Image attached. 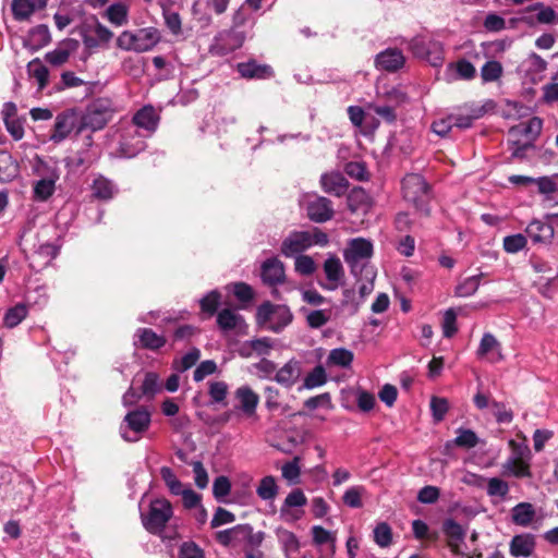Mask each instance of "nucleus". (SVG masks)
I'll list each match as a JSON object with an SVG mask.
<instances>
[{
  "instance_id": "obj_58",
  "label": "nucleus",
  "mask_w": 558,
  "mask_h": 558,
  "mask_svg": "<svg viewBox=\"0 0 558 558\" xmlns=\"http://www.w3.org/2000/svg\"><path fill=\"white\" fill-rule=\"evenodd\" d=\"M299 461H300V458L295 457L292 461L283 464V466L281 469L283 478H286L291 484L299 483V478H300V474H301Z\"/></svg>"
},
{
  "instance_id": "obj_24",
  "label": "nucleus",
  "mask_w": 558,
  "mask_h": 558,
  "mask_svg": "<svg viewBox=\"0 0 558 558\" xmlns=\"http://www.w3.org/2000/svg\"><path fill=\"white\" fill-rule=\"evenodd\" d=\"M301 375L300 363L295 360H290L276 373L275 380L284 386H293Z\"/></svg>"
},
{
  "instance_id": "obj_17",
  "label": "nucleus",
  "mask_w": 558,
  "mask_h": 558,
  "mask_svg": "<svg viewBox=\"0 0 558 558\" xmlns=\"http://www.w3.org/2000/svg\"><path fill=\"white\" fill-rule=\"evenodd\" d=\"M333 214L332 203L327 197L317 196L307 204V216L314 222H326L333 217Z\"/></svg>"
},
{
  "instance_id": "obj_34",
  "label": "nucleus",
  "mask_w": 558,
  "mask_h": 558,
  "mask_svg": "<svg viewBox=\"0 0 558 558\" xmlns=\"http://www.w3.org/2000/svg\"><path fill=\"white\" fill-rule=\"evenodd\" d=\"M457 434L458 435L453 440L448 441L446 444V448H449L451 445H454L460 448L472 449L476 447L480 442V438L472 429L460 427L457 429Z\"/></svg>"
},
{
  "instance_id": "obj_7",
  "label": "nucleus",
  "mask_w": 558,
  "mask_h": 558,
  "mask_svg": "<svg viewBox=\"0 0 558 558\" xmlns=\"http://www.w3.org/2000/svg\"><path fill=\"white\" fill-rule=\"evenodd\" d=\"M150 422V412L145 407L130 411L120 425V435L125 441H138L149 428Z\"/></svg>"
},
{
  "instance_id": "obj_35",
  "label": "nucleus",
  "mask_w": 558,
  "mask_h": 558,
  "mask_svg": "<svg viewBox=\"0 0 558 558\" xmlns=\"http://www.w3.org/2000/svg\"><path fill=\"white\" fill-rule=\"evenodd\" d=\"M58 179L59 175L53 172L49 178L37 181L34 186V197L38 201H47L53 194Z\"/></svg>"
},
{
  "instance_id": "obj_25",
  "label": "nucleus",
  "mask_w": 558,
  "mask_h": 558,
  "mask_svg": "<svg viewBox=\"0 0 558 558\" xmlns=\"http://www.w3.org/2000/svg\"><path fill=\"white\" fill-rule=\"evenodd\" d=\"M535 548V539L531 534L513 536L510 542V554L513 557H529Z\"/></svg>"
},
{
  "instance_id": "obj_18",
  "label": "nucleus",
  "mask_w": 558,
  "mask_h": 558,
  "mask_svg": "<svg viewBox=\"0 0 558 558\" xmlns=\"http://www.w3.org/2000/svg\"><path fill=\"white\" fill-rule=\"evenodd\" d=\"M320 185L325 193L341 197L347 193L349 182L341 172L333 171L320 177Z\"/></svg>"
},
{
  "instance_id": "obj_42",
  "label": "nucleus",
  "mask_w": 558,
  "mask_h": 558,
  "mask_svg": "<svg viewBox=\"0 0 558 558\" xmlns=\"http://www.w3.org/2000/svg\"><path fill=\"white\" fill-rule=\"evenodd\" d=\"M278 537L286 557L292 558V555L300 549V542L296 535L290 531L283 530L278 533Z\"/></svg>"
},
{
  "instance_id": "obj_52",
  "label": "nucleus",
  "mask_w": 558,
  "mask_h": 558,
  "mask_svg": "<svg viewBox=\"0 0 558 558\" xmlns=\"http://www.w3.org/2000/svg\"><path fill=\"white\" fill-rule=\"evenodd\" d=\"M161 389L159 376L149 372L145 374L141 390L143 396L153 397Z\"/></svg>"
},
{
  "instance_id": "obj_4",
  "label": "nucleus",
  "mask_w": 558,
  "mask_h": 558,
  "mask_svg": "<svg viewBox=\"0 0 558 558\" xmlns=\"http://www.w3.org/2000/svg\"><path fill=\"white\" fill-rule=\"evenodd\" d=\"M373 253L374 247L369 240L355 238L349 241L343 251V258L354 277L361 276L366 269Z\"/></svg>"
},
{
  "instance_id": "obj_2",
  "label": "nucleus",
  "mask_w": 558,
  "mask_h": 558,
  "mask_svg": "<svg viewBox=\"0 0 558 558\" xmlns=\"http://www.w3.org/2000/svg\"><path fill=\"white\" fill-rule=\"evenodd\" d=\"M328 243L327 233L318 228L312 231H292L282 240L280 253L284 257L294 258L314 245L324 247Z\"/></svg>"
},
{
  "instance_id": "obj_33",
  "label": "nucleus",
  "mask_w": 558,
  "mask_h": 558,
  "mask_svg": "<svg viewBox=\"0 0 558 558\" xmlns=\"http://www.w3.org/2000/svg\"><path fill=\"white\" fill-rule=\"evenodd\" d=\"M313 536V543L317 546L328 544V550L331 556L336 554V534L324 529L320 525H314L311 530Z\"/></svg>"
},
{
  "instance_id": "obj_47",
  "label": "nucleus",
  "mask_w": 558,
  "mask_h": 558,
  "mask_svg": "<svg viewBox=\"0 0 558 558\" xmlns=\"http://www.w3.org/2000/svg\"><path fill=\"white\" fill-rule=\"evenodd\" d=\"M481 276H471L469 278H465L461 283H459L456 288V295L459 298H468L473 295L481 283Z\"/></svg>"
},
{
  "instance_id": "obj_31",
  "label": "nucleus",
  "mask_w": 558,
  "mask_h": 558,
  "mask_svg": "<svg viewBox=\"0 0 558 558\" xmlns=\"http://www.w3.org/2000/svg\"><path fill=\"white\" fill-rule=\"evenodd\" d=\"M306 504L307 498L304 495L303 490L300 488H295L286 497L283 505L281 506L280 513L282 517L291 514L293 520H298L301 518V514L291 513L290 508L303 507Z\"/></svg>"
},
{
  "instance_id": "obj_44",
  "label": "nucleus",
  "mask_w": 558,
  "mask_h": 558,
  "mask_svg": "<svg viewBox=\"0 0 558 558\" xmlns=\"http://www.w3.org/2000/svg\"><path fill=\"white\" fill-rule=\"evenodd\" d=\"M160 476L172 495L179 496L180 493H183L184 485L169 466L160 469Z\"/></svg>"
},
{
  "instance_id": "obj_46",
  "label": "nucleus",
  "mask_w": 558,
  "mask_h": 558,
  "mask_svg": "<svg viewBox=\"0 0 558 558\" xmlns=\"http://www.w3.org/2000/svg\"><path fill=\"white\" fill-rule=\"evenodd\" d=\"M106 15L112 24L122 26L128 22V8L120 2L113 3L107 9Z\"/></svg>"
},
{
  "instance_id": "obj_19",
  "label": "nucleus",
  "mask_w": 558,
  "mask_h": 558,
  "mask_svg": "<svg viewBox=\"0 0 558 558\" xmlns=\"http://www.w3.org/2000/svg\"><path fill=\"white\" fill-rule=\"evenodd\" d=\"M525 233L534 243H550L555 235V229L546 220L533 219L525 228Z\"/></svg>"
},
{
  "instance_id": "obj_53",
  "label": "nucleus",
  "mask_w": 558,
  "mask_h": 558,
  "mask_svg": "<svg viewBox=\"0 0 558 558\" xmlns=\"http://www.w3.org/2000/svg\"><path fill=\"white\" fill-rule=\"evenodd\" d=\"M526 236L521 233L507 235L504 238V250L507 253L515 254L522 251L526 246Z\"/></svg>"
},
{
  "instance_id": "obj_27",
  "label": "nucleus",
  "mask_w": 558,
  "mask_h": 558,
  "mask_svg": "<svg viewBox=\"0 0 558 558\" xmlns=\"http://www.w3.org/2000/svg\"><path fill=\"white\" fill-rule=\"evenodd\" d=\"M324 271L326 274L328 281L332 282V284H322V287L324 289L335 290L338 286V282L343 277V267L340 259L335 255L329 256L324 263Z\"/></svg>"
},
{
  "instance_id": "obj_57",
  "label": "nucleus",
  "mask_w": 558,
  "mask_h": 558,
  "mask_svg": "<svg viewBox=\"0 0 558 558\" xmlns=\"http://www.w3.org/2000/svg\"><path fill=\"white\" fill-rule=\"evenodd\" d=\"M449 403L446 398L433 397L430 400V410L435 422H441L448 412Z\"/></svg>"
},
{
  "instance_id": "obj_12",
  "label": "nucleus",
  "mask_w": 558,
  "mask_h": 558,
  "mask_svg": "<svg viewBox=\"0 0 558 558\" xmlns=\"http://www.w3.org/2000/svg\"><path fill=\"white\" fill-rule=\"evenodd\" d=\"M260 279L270 288L283 284L287 280L284 264L276 256L265 259L260 265Z\"/></svg>"
},
{
  "instance_id": "obj_37",
  "label": "nucleus",
  "mask_w": 558,
  "mask_h": 558,
  "mask_svg": "<svg viewBox=\"0 0 558 558\" xmlns=\"http://www.w3.org/2000/svg\"><path fill=\"white\" fill-rule=\"evenodd\" d=\"M27 71L29 76L37 82L38 89L43 90L48 83V69L38 59H36L28 63Z\"/></svg>"
},
{
  "instance_id": "obj_10",
  "label": "nucleus",
  "mask_w": 558,
  "mask_h": 558,
  "mask_svg": "<svg viewBox=\"0 0 558 558\" xmlns=\"http://www.w3.org/2000/svg\"><path fill=\"white\" fill-rule=\"evenodd\" d=\"M145 135L134 126L125 128L119 143V156L132 158L146 147Z\"/></svg>"
},
{
  "instance_id": "obj_16",
  "label": "nucleus",
  "mask_w": 558,
  "mask_h": 558,
  "mask_svg": "<svg viewBox=\"0 0 558 558\" xmlns=\"http://www.w3.org/2000/svg\"><path fill=\"white\" fill-rule=\"evenodd\" d=\"M476 355L478 359H486L490 363H497L504 360L500 342L489 332L483 335Z\"/></svg>"
},
{
  "instance_id": "obj_41",
  "label": "nucleus",
  "mask_w": 558,
  "mask_h": 558,
  "mask_svg": "<svg viewBox=\"0 0 558 558\" xmlns=\"http://www.w3.org/2000/svg\"><path fill=\"white\" fill-rule=\"evenodd\" d=\"M274 76V70L268 64H258L255 60L246 61V78L267 80Z\"/></svg>"
},
{
  "instance_id": "obj_50",
  "label": "nucleus",
  "mask_w": 558,
  "mask_h": 558,
  "mask_svg": "<svg viewBox=\"0 0 558 558\" xmlns=\"http://www.w3.org/2000/svg\"><path fill=\"white\" fill-rule=\"evenodd\" d=\"M365 494L363 486H352L345 490L342 500L350 508H361L363 506L362 496Z\"/></svg>"
},
{
  "instance_id": "obj_28",
  "label": "nucleus",
  "mask_w": 558,
  "mask_h": 558,
  "mask_svg": "<svg viewBox=\"0 0 558 558\" xmlns=\"http://www.w3.org/2000/svg\"><path fill=\"white\" fill-rule=\"evenodd\" d=\"M223 295L222 293L214 289L209 292H207L203 298L199 299L198 303L201 306L202 314L206 317H213L214 315L218 314V307L222 303Z\"/></svg>"
},
{
  "instance_id": "obj_38",
  "label": "nucleus",
  "mask_w": 558,
  "mask_h": 558,
  "mask_svg": "<svg viewBox=\"0 0 558 558\" xmlns=\"http://www.w3.org/2000/svg\"><path fill=\"white\" fill-rule=\"evenodd\" d=\"M92 191L95 197L107 201L112 198L116 189L111 181L104 177H98L93 182Z\"/></svg>"
},
{
  "instance_id": "obj_32",
  "label": "nucleus",
  "mask_w": 558,
  "mask_h": 558,
  "mask_svg": "<svg viewBox=\"0 0 558 558\" xmlns=\"http://www.w3.org/2000/svg\"><path fill=\"white\" fill-rule=\"evenodd\" d=\"M216 538L223 546L236 547L244 541V525L239 524L234 527L219 531Z\"/></svg>"
},
{
  "instance_id": "obj_13",
  "label": "nucleus",
  "mask_w": 558,
  "mask_h": 558,
  "mask_svg": "<svg viewBox=\"0 0 558 558\" xmlns=\"http://www.w3.org/2000/svg\"><path fill=\"white\" fill-rule=\"evenodd\" d=\"M160 121L159 112L151 105H146L135 112L132 118L133 125L142 132L145 137L151 136L158 129Z\"/></svg>"
},
{
  "instance_id": "obj_64",
  "label": "nucleus",
  "mask_w": 558,
  "mask_h": 558,
  "mask_svg": "<svg viewBox=\"0 0 558 558\" xmlns=\"http://www.w3.org/2000/svg\"><path fill=\"white\" fill-rule=\"evenodd\" d=\"M179 558H204V553L195 543L185 542L180 546Z\"/></svg>"
},
{
  "instance_id": "obj_23",
  "label": "nucleus",
  "mask_w": 558,
  "mask_h": 558,
  "mask_svg": "<svg viewBox=\"0 0 558 558\" xmlns=\"http://www.w3.org/2000/svg\"><path fill=\"white\" fill-rule=\"evenodd\" d=\"M441 530L448 538V545L456 550L465 538L466 531L456 520L448 518L444 520Z\"/></svg>"
},
{
  "instance_id": "obj_55",
  "label": "nucleus",
  "mask_w": 558,
  "mask_h": 558,
  "mask_svg": "<svg viewBox=\"0 0 558 558\" xmlns=\"http://www.w3.org/2000/svg\"><path fill=\"white\" fill-rule=\"evenodd\" d=\"M502 74V66L498 61H487L481 69V76L484 82L497 81Z\"/></svg>"
},
{
  "instance_id": "obj_56",
  "label": "nucleus",
  "mask_w": 558,
  "mask_h": 558,
  "mask_svg": "<svg viewBox=\"0 0 558 558\" xmlns=\"http://www.w3.org/2000/svg\"><path fill=\"white\" fill-rule=\"evenodd\" d=\"M374 541L380 547H387L392 542V532L390 526L381 522L374 529Z\"/></svg>"
},
{
  "instance_id": "obj_11",
  "label": "nucleus",
  "mask_w": 558,
  "mask_h": 558,
  "mask_svg": "<svg viewBox=\"0 0 558 558\" xmlns=\"http://www.w3.org/2000/svg\"><path fill=\"white\" fill-rule=\"evenodd\" d=\"M110 112L97 105H93L87 108L84 114L78 116L80 124L77 126V134L83 133L86 130L92 132L101 130L106 126L110 119Z\"/></svg>"
},
{
  "instance_id": "obj_51",
  "label": "nucleus",
  "mask_w": 558,
  "mask_h": 558,
  "mask_svg": "<svg viewBox=\"0 0 558 558\" xmlns=\"http://www.w3.org/2000/svg\"><path fill=\"white\" fill-rule=\"evenodd\" d=\"M331 316L330 310H315L306 314V323L308 327L318 329L326 325Z\"/></svg>"
},
{
  "instance_id": "obj_61",
  "label": "nucleus",
  "mask_w": 558,
  "mask_h": 558,
  "mask_svg": "<svg viewBox=\"0 0 558 558\" xmlns=\"http://www.w3.org/2000/svg\"><path fill=\"white\" fill-rule=\"evenodd\" d=\"M457 331V314L453 308H449L445 312L442 320L444 337L451 338L456 335Z\"/></svg>"
},
{
  "instance_id": "obj_9",
  "label": "nucleus",
  "mask_w": 558,
  "mask_h": 558,
  "mask_svg": "<svg viewBox=\"0 0 558 558\" xmlns=\"http://www.w3.org/2000/svg\"><path fill=\"white\" fill-rule=\"evenodd\" d=\"M80 124L78 114L75 110H65L57 114L54 125L49 136L50 141L59 144L66 140L70 134L75 131Z\"/></svg>"
},
{
  "instance_id": "obj_15",
  "label": "nucleus",
  "mask_w": 558,
  "mask_h": 558,
  "mask_svg": "<svg viewBox=\"0 0 558 558\" xmlns=\"http://www.w3.org/2000/svg\"><path fill=\"white\" fill-rule=\"evenodd\" d=\"M167 340L162 335H158L150 328H138L133 337L135 348L150 351H158L165 347Z\"/></svg>"
},
{
  "instance_id": "obj_22",
  "label": "nucleus",
  "mask_w": 558,
  "mask_h": 558,
  "mask_svg": "<svg viewBox=\"0 0 558 558\" xmlns=\"http://www.w3.org/2000/svg\"><path fill=\"white\" fill-rule=\"evenodd\" d=\"M542 128V119L538 117H533L526 123H521L517 126L511 128L509 131V135L511 137L524 136L526 138L525 141H531V143H533L541 134Z\"/></svg>"
},
{
  "instance_id": "obj_39",
  "label": "nucleus",
  "mask_w": 558,
  "mask_h": 558,
  "mask_svg": "<svg viewBox=\"0 0 558 558\" xmlns=\"http://www.w3.org/2000/svg\"><path fill=\"white\" fill-rule=\"evenodd\" d=\"M537 11L535 20L541 24H558V14L550 7H545L542 2H536L526 9Z\"/></svg>"
},
{
  "instance_id": "obj_59",
  "label": "nucleus",
  "mask_w": 558,
  "mask_h": 558,
  "mask_svg": "<svg viewBox=\"0 0 558 558\" xmlns=\"http://www.w3.org/2000/svg\"><path fill=\"white\" fill-rule=\"evenodd\" d=\"M509 493L507 482L498 477H492L487 483V495L505 498Z\"/></svg>"
},
{
  "instance_id": "obj_8",
  "label": "nucleus",
  "mask_w": 558,
  "mask_h": 558,
  "mask_svg": "<svg viewBox=\"0 0 558 558\" xmlns=\"http://www.w3.org/2000/svg\"><path fill=\"white\" fill-rule=\"evenodd\" d=\"M409 48L417 58L427 60L433 66L442 63V46L439 41L424 35L413 37L409 43Z\"/></svg>"
},
{
  "instance_id": "obj_49",
  "label": "nucleus",
  "mask_w": 558,
  "mask_h": 558,
  "mask_svg": "<svg viewBox=\"0 0 558 558\" xmlns=\"http://www.w3.org/2000/svg\"><path fill=\"white\" fill-rule=\"evenodd\" d=\"M201 357V351L197 348H192L180 360L173 362V367L178 372H185L196 364Z\"/></svg>"
},
{
  "instance_id": "obj_21",
  "label": "nucleus",
  "mask_w": 558,
  "mask_h": 558,
  "mask_svg": "<svg viewBox=\"0 0 558 558\" xmlns=\"http://www.w3.org/2000/svg\"><path fill=\"white\" fill-rule=\"evenodd\" d=\"M47 5V0H13L11 4L13 16L16 21H25L37 11Z\"/></svg>"
},
{
  "instance_id": "obj_1",
  "label": "nucleus",
  "mask_w": 558,
  "mask_h": 558,
  "mask_svg": "<svg viewBox=\"0 0 558 558\" xmlns=\"http://www.w3.org/2000/svg\"><path fill=\"white\" fill-rule=\"evenodd\" d=\"M293 320L288 305L264 301L256 307L255 324L259 329L280 333Z\"/></svg>"
},
{
  "instance_id": "obj_63",
  "label": "nucleus",
  "mask_w": 558,
  "mask_h": 558,
  "mask_svg": "<svg viewBox=\"0 0 558 558\" xmlns=\"http://www.w3.org/2000/svg\"><path fill=\"white\" fill-rule=\"evenodd\" d=\"M527 69L526 72L530 74H542L547 69V61L544 60L539 54L532 52L526 59Z\"/></svg>"
},
{
  "instance_id": "obj_30",
  "label": "nucleus",
  "mask_w": 558,
  "mask_h": 558,
  "mask_svg": "<svg viewBox=\"0 0 558 558\" xmlns=\"http://www.w3.org/2000/svg\"><path fill=\"white\" fill-rule=\"evenodd\" d=\"M226 307L217 314V325L222 331H229L236 327L241 316L235 313L228 300L223 302Z\"/></svg>"
},
{
  "instance_id": "obj_14",
  "label": "nucleus",
  "mask_w": 558,
  "mask_h": 558,
  "mask_svg": "<svg viewBox=\"0 0 558 558\" xmlns=\"http://www.w3.org/2000/svg\"><path fill=\"white\" fill-rule=\"evenodd\" d=\"M405 64V57L398 48H387L376 54L375 66L377 70L395 73Z\"/></svg>"
},
{
  "instance_id": "obj_62",
  "label": "nucleus",
  "mask_w": 558,
  "mask_h": 558,
  "mask_svg": "<svg viewBox=\"0 0 558 558\" xmlns=\"http://www.w3.org/2000/svg\"><path fill=\"white\" fill-rule=\"evenodd\" d=\"M344 171L350 178L359 181H366L368 179L367 169L363 162L350 161L345 165Z\"/></svg>"
},
{
  "instance_id": "obj_36",
  "label": "nucleus",
  "mask_w": 558,
  "mask_h": 558,
  "mask_svg": "<svg viewBox=\"0 0 558 558\" xmlns=\"http://www.w3.org/2000/svg\"><path fill=\"white\" fill-rule=\"evenodd\" d=\"M274 345L275 341L269 337L253 339L248 342L246 341V347L250 349V351H246V357L253 354H256L257 356L268 355L274 349Z\"/></svg>"
},
{
  "instance_id": "obj_43",
  "label": "nucleus",
  "mask_w": 558,
  "mask_h": 558,
  "mask_svg": "<svg viewBox=\"0 0 558 558\" xmlns=\"http://www.w3.org/2000/svg\"><path fill=\"white\" fill-rule=\"evenodd\" d=\"M27 316V307L24 304H17L9 308L3 316V325L7 328L16 327Z\"/></svg>"
},
{
  "instance_id": "obj_60",
  "label": "nucleus",
  "mask_w": 558,
  "mask_h": 558,
  "mask_svg": "<svg viewBox=\"0 0 558 558\" xmlns=\"http://www.w3.org/2000/svg\"><path fill=\"white\" fill-rule=\"evenodd\" d=\"M449 68L454 69L458 76L462 80H471L476 73L474 65L465 59H461L457 63H451Z\"/></svg>"
},
{
  "instance_id": "obj_40",
  "label": "nucleus",
  "mask_w": 558,
  "mask_h": 558,
  "mask_svg": "<svg viewBox=\"0 0 558 558\" xmlns=\"http://www.w3.org/2000/svg\"><path fill=\"white\" fill-rule=\"evenodd\" d=\"M353 359L354 355L352 351L344 348H337L329 352L327 364L340 367H349L352 364Z\"/></svg>"
},
{
  "instance_id": "obj_26",
  "label": "nucleus",
  "mask_w": 558,
  "mask_h": 558,
  "mask_svg": "<svg viewBox=\"0 0 558 558\" xmlns=\"http://www.w3.org/2000/svg\"><path fill=\"white\" fill-rule=\"evenodd\" d=\"M485 114V108L482 107H470L464 108V112L451 113L450 117L454 121L453 126L461 130H465L472 126L473 122Z\"/></svg>"
},
{
  "instance_id": "obj_29",
  "label": "nucleus",
  "mask_w": 558,
  "mask_h": 558,
  "mask_svg": "<svg viewBox=\"0 0 558 558\" xmlns=\"http://www.w3.org/2000/svg\"><path fill=\"white\" fill-rule=\"evenodd\" d=\"M535 509L530 502H520L511 509V519L515 525L527 526L534 520Z\"/></svg>"
},
{
  "instance_id": "obj_5",
  "label": "nucleus",
  "mask_w": 558,
  "mask_h": 558,
  "mask_svg": "<svg viewBox=\"0 0 558 558\" xmlns=\"http://www.w3.org/2000/svg\"><path fill=\"white\" fill-rule=\"evenodd\" d=\"M402 192L405 201L425 215L429 214L430 187L421 174H407L402 180Z\"/></svg>"
},
{
  "instance_id": "obj_20",
  "label": "nucleus",
  "mask_w": 558,
  "mask_h": 558,
  "mask_svg": "<svg viewBox=\"0 0 558 558\" xmlns=\"http://www.w3.org/2000/svg\"><path fill=\"white\" fill-rule=\"evenodd\" d=\"M77 40H64L54 50L47 52L45 60L53 66H60L69 60L70 56L77 49Z\"/></svg>"
},
{
  "instance_id": "obj_45",
  "label": "nucleus",
  "mask_w": 558,
  "mask_h": 558,
  "mask_svg": "<svg viewBox=\"0 0 558 558\" xmlns=\"http://www.w3.org/2000/svg\"><path fill=\"white\" fill-rule=\"evenodd\" d=\"M327 381V374L322 365L315 366L304 378L303 387L313 389L323 386Z\"/></svg>"
},
{
  "instance_id": "obj_3",
  "label": "nucleus",
  "mask_w": 558,
  "mask_h": 558,
  "mask_svg": "<svg viewBox=\"0 0 558 558\" xmlns=\"http://www.w3.org/2000/svg\"><path fill=\"white\" fill-rule=\"evenodd\" d=\"M160 40L159 31L155 27H145L135 32L124 31L118 37V47L136 52H146L151 50Z\"/></svg>"
},
{
  "instance_id": "obj_6",
  "label": "nucleus",
  "mask_w": 558,
  "mask_h": 558,
  "mask_svg": "<svg viewBox=\"0 0 558 558\" xmlns=\"http://www.w3.org/2000/svg\"><path fill=\"white\" fill-rule=\"evenodd\" d=\"M173 515L172 505L166 498H157L150 501L148 511L142 513L144 527L153 534H160L168 521Z\"/></svg>"
},
{
  "instance_id": "obj_54",
  "label": "nucleus",
  "mask_w": 558,
  "mask_h": 558,
  "mask_svg": "<svg viewBox=\"0 0 558 558\" xmlns=\"http://www.w3.org/2000/svg\"><path fill=\"white\" fill-rule=\"evenodd\" d=\"M294 269L302 276H311L316 270L314 259L308 255H299L294 257Z\"/></svg>"
},
{
  "instance_id": "obj_48",
  "label": "nucleus",
  "mask_w": 558,
  "mask_h": 558,
  "mask_svg": "<svg viewBox=\"0 0 558 558\" xmlns=\"http://www.w3.org/2000/svg\"><path fill=\"white\" fill-rule=\"evenodd\" d=\"M278 494V486L276 480L272 476H265L262 478L258 487L257 495L264 500L274 499Z\"/></svg>"
}]
</instances>
